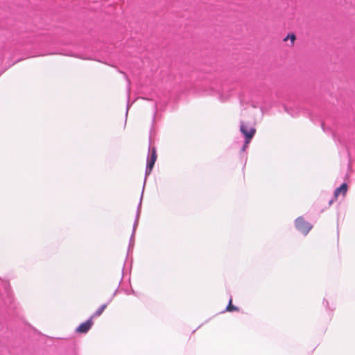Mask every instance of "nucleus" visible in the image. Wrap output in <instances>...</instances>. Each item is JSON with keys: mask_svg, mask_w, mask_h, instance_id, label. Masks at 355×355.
<instances>
[{"mask_svg": "<svg viewBox=\"0 0 355 355\" xmlns=\"http://www.w3.org/2000/svg\"><path fill=\"white\" fill-rule=\"evenodd\" d=\"M240 131L245 137V146H246L250 142L256 133V128L254 127L248 128L243 121L241 122Z\"/></svg>", "mask_w": 355, "mask_h": 355, "instance_id": "obj_1", "label": "nucleus"}, {"mask_svg": "<svg viewBox=\"0 0 355 355\" xmlns=\"http://www.w3.org/2000/svg\"><path fill=\"white\" fill-rule=\"evenodd\" d=\"M295 227L296 228L301 232H302L304 234H308V232L311 230L312 228L311 225L306 221L304 218L302 217H298L295 220Z\"/></svg>", "mask_w": 355, "mask_h": 355, "instance_id": "obj_2", "label": "nucleus"}, {"mask_svg": "<svg viewBox=\"0 0 355 355\" xmlns=\"http://www.w3.org/2000/svg\"><path fill=\"white\" fill-rule=\"evenodd\" d=\"M93 320L89 318L87 321L81 323L76 329V332L78 334H86L89 331L93 325Z\"/></svg>", "mask_w": 355, "mask_h": 355, "instance_id": "obj_3", "label": "nucleus"}, {"mask_svg": "<svg viewBox=\"0 0 355 355\" xmlns=\"http://www.w3.org/2000/svg\"><path fill=\"white\" fill-rule=\"evenodd\" d=\"M347 191V185L345 183H343L340 187L337 188L334 191V198L337 199L338 195L342 193L343 196H345Z\"/></svg>", "mask_w": 355, "mask_h": 355, "instance_id": "obj_4", "label": "nucleus"}, {"mask_svg": "<svg viewBox=\"0 0 355 355\" xmlns=\"http://www.w3.org/2000/svg\"><path fill=\"white\" fill-rule=\"evenodd\" d=\"M106 308L107 304H103L91 315L90 318L93 320L95 318L101 316Z\"/></svg>", "mask_w": 355, "mask_h": 355, "instance_id": "obj_5", "label": "nucleus"}, {"mask_svg": "<svg viewBox=\"0 0 355 355\" xmlns=\"http://www.w3.org/2000/svg\"><path fill=\"white\" fill-rule=\"evenodd\" d=\"M290 40L291 42V46L294 45L295 41L296 40V36L293 33L288 34L284 39V41L286 42L287 40Z\"/></svg>", "mask_w": 355, "mask_h": 355, "instance_id": "obj_6", "label": "nucleus"}, {"mask_svg": "<svg viewBox=\"0 0 355 355\" xmlns=\"http://www.w3.org/2000/svg\"><path fill=\"white\" fill-rule=\"evenodd\" d=\"M226 310L229 312H232V311H239V308L234 306L232 304V299L230 300V302H229V304L226 308Z\"/></svg>", "mask_w": 355, "mask_h": 355, "instance_id": "obj_7", "label": "nucleus"}, {"mask_svg": "<svg viewBox=\"0 0 355 355\" xmlns=\"http://www.w3.org/2000/svg\"><path fill=\"white\" fill-rule=\"evenodd\" d=\"M155 163V161L151 160L149 159L148 164H147L146 173L149 174L151 172Z\"/></svg>", "mask_w": 355, "mask_h": 355, "instance_id": "obj_8", "label": "nucleus"}, {"mask_svg": "<svg viewBox=\"0 0 355 355\" xmlns=\"http://www.w3.org/2000/svg\"><path fill=\"white\" fill-rule=\"evenodd\" d=\"M150 159L154 160L155 162L157 160V153H156V150H155V148H153V150H152V153H151V156L150 157Z\"/></svg>", "mask_w": 355, "mask_h": 355, "instance_id": "obj_9", "label": "nucleus"}, {"mask_svg": "<svg viewBox=\"0 0 355 355\" xmlns=\"http://www.w3.org/2000/svg\"><path fill=\"white\" fill-rule=\"evenodd\" d=\"M333 201H334V200H331L329 201V205H331V204L333 202Z\"/></svg>", "mask_w": 355, "mask_h": 355, "instance_id": "obj_10", "label": "nucleus"}]
</instances>
